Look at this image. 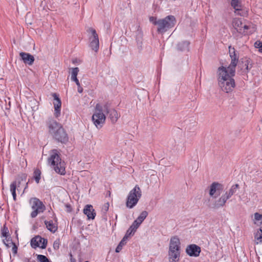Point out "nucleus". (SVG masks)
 I'll return each mask as SVG.
<instances>
[{"mask_svg": "<svg viewBox=\"0 0 262 262\" xmlns=\"http://www.w3.org/2000/svg\"><path fill=\"white\" fill-rule=\"evenodd\" d=\"M234 76L231 75L226 67L222 66L217 69V80L219 86L225 93L233 91L235 86Z\"/></svg>", "mask_w": 262, "mask_h": 262, "instance_id": "obj_1", "label": "nucleus"}, {"mask_svg": "<svg viewBox=\"0 0 262 262\" xmlns=\"http://www.w3.org/2000/svg\"><path fill=\"white\" fill-rule=\"evenodd\" d=\"M49 132L57 141L66 144L69 140V137L62 125L55 120L51 119L47 123Z\"/></svg>", "mask_w": 262, "mask_h": 262, "instance_id": "obj_2", "label": "nucleus"}, {"mask_svg": "<svg viewBox=\"0 0 262 262\" xmlns=\"http://www.w3.org/2000/svg\"><path fill=\"white\" fill-rule=\"evenodd\" d=\"M149 21L154 25L157 26V32L163 34L168 30L174 27L176 23L175 17L172 15H168L164 18L157 19L156 17L150 16Z\"/></svg>", "mask_w": 262, "mask_h": 262, "instance_id": "obj_3", "label": "nucleus"}, {"mask_svg": "<svg viewBox=\"0 0 262 262\" xmlns=\"http://www.w3.org/2000/svg\"><path fill=\"white\" fill-rule=\"evenodd\" d=\"M48 160L49 164L57 173L62 176L66 174V164L64 161L60 158L58 150L56 149L51 150Z\"/></svg>", "mask_w": 262, "mask_h": 262, "instance_id": "obj_4", "label": "nucleus"}, {"mask_svg": "<svg viewBox=\"0 0 262 262\" xmlns=\"http://www.w3.org/2000/svg\"><path fill=\"white\" fill-rule=\"evenodd\" d=\"M169 258L172 261H178L180 255V242L179 239L176 237L171 238L169 244L168 252Z\"/></svg>", "mask_w": 262, "mask_h": 262, "instance_id": "obj_5", "label": "nucleus"}, {"mask_svg": "<svg viewBox=\"0 0 262 262\" xmlns=\"http://www.w3.org/2000/svg\"><path fill=\"white\" fill-rule=\"evenodd\" d=\"M239 188V185L237 184L233 185L228 191L223 194L221 197L216 200L214 204V208H219L225 206L227 201L230 199Z\"/></svg>", "mask_w": 262, "mask_h": 262, "instance_id": "obj_6", "label": "nucleus"}, {"mask_svg": "<svg viewBox=\"0 0 262 262\" xmlns=\"http://www.w3.org/2000/svg\"><path fill=\"white\" fill-rule=\"evenodd\" d=\"M141 195L142 192L140 187L138 185H136L129 191L127 196L126 202V207L129 209L134 208L138 203Z\"/></svg>", "mask_w": 262, "mask_h": 262, "instance_id": "obj_7", "label": "nucleus"}, {"mask_svg": "<svg viewBox=\"0 0 262 262\" xmlns=\"http://www.w3.org/2000/svg\"><path fill=\"white\" fill-rule=\"evenodd\" d=\"M103 112L104 106L99 103L97 104L95 112L92 116V120L97 128L99 127V126L101 127L105 122L106 117Z\"/></svg>", "mask_w": 262, "mask_h": 262, "instance_id": "obj_8", "label": "nucleus"}, {"mask_svg": "<svg viewBox=\"0 0 262 262\" xmlns=\"http://www.w3.org/2000/svg\"><path fill=\"white\" fill-rule=\"evenodd\" d=\"M228 49L231 62L226 69L231 75L235 76V68L239 61V54L235 48L231 46H229Z\"/></svg>", "mask_w": 262, "mask_h": 262, "instance_id": "obj_9", "label": "nucleus"}, {"mask_svg": "<svg viewBox=\"0 0 262 262\" xmlns=\"http://www.w3.org/2000/svg\"><path fill=\"white\" fill-rule=\"evenodd\" d=\"M30 204L31 208L33 210L31 213L32 218L35 217L39 213L43 212L46 209V207L42 202L36 198L31 199Z\"/></svg>", "mask_w": 262, "mask_h": 262, "instance_id": "obj_10", "label": "nucleus"}, {"mask_svg": "<svg viewBox=\"0 0 262 262\" xmlns=\"http://www.w3.org/2000/svg\"><path fill=\"white\" fill-rule=\"evenodd\" d=\"M89 31L92 33V35L89 37L90 47L95 52H97L99 48V41L98 35L95 29L90 28Z\"/></svg>", "mask_w": 262, "mask_h": 262, "instance_id": "obj_11", "label": "nucleus"}, {"mask_svg": "<svg viewBox=\"0 0 262 262\" xmlns=\"http://www.w3.org/2000/svg\"><path fill=\"white\" fill-rule=\"evenodd\" d=\"M223 189V185L218 182H213L210 186L209 195L213 198H216L221 194Z\"/></svg>", "mask_w": 262, "mask_h": 262, "instance_id": "obj_12", "label": "nucleus"}, {"mask_svg": "<svg viewBox=\"0 0 262 262\" xmlns=\"http://www.w3.org/2000/svg\"><path fill=\"white\" fill-rule=\"evenodd\" d=\"M47 244V241L39 235H37L32 238L31 240V245L33 248L39 247L41 249H45Z\"/></svg>", "mask_w": 262, "mask_h": 262, "instance_id": "obj_13", "label": "nucleus"}, {"mask_svg": "<svg viewBox=\"0 0 262 262\" xmlns=\"http://www.w3.org/2000/svg\"><path fill=\"white\" fill-rule=\"evenodd\" d=\"M201 248L195 244L188 246L186 249V253L190 256L197 257L201 252Z\"/></svg>", "mask_w": 262, "mask_h": 262, "instance_id": "obj_14", "label": "nucleus"}, {"mask_svg": "<svg viewBox=\"0 0 262 262\" xmlns=\"http://www.w3.org/2000/svg\"><path fill=\"white\" fill-rule=\"evenodd\" d=\"M52 96L54 100L53 104L55 109V116L57 118L60 115L61 102L59 98V96L56 93H52Z\"/></svg>", "mask_w": 262, "mask_h": 262, "instance_id": "obj_15", "label": "nucleus"}, {"mask_svg": "<svg viewBox=\"0 0 262 262\" xmlns=\"http://www.w3.org/2000/svg\"><path fill=\"white\" fill-rule=\"evenodd\" d=\"M103 106L104 112H106L108 114V118L113 123H115L119 117L117 112L114 109L108 108V107L106 104L104 105Z\"/></svg>", "mask_w": 262, "mask_h": 262, "instance_id": "obj_16", "label": "nucleus"}, {"mask_svg": "<svg viewBox=\"0 0 262 262\" xmlns=\"http://www.w3.org/2000/svg\"><path fill=\"white\" fill-rule=\"evenodd\" d=\"M19 55L26 64H28L29 66L33 64L34 61V57L33 55L26 52H20L19 53Z\"/></svg>", "mask_w": 262, "mask_h": 262, "instance_id": "obj_17", "label": "nucleus"}, {"mask_svg": "<svg viewBox=\"0 0 262 262\" xmlns=\"http://www.w3.org/2000/svg\"><path fill=\"white\" fill-rule=\"evenodd\" d=\"M83 213L86 215L89 219H94L96 213L91 205H87L83 209Z\"/></svg>", "mask_w": 262, "mask_h": 262, "instance_id": "obj_18", "label": "nucleus"}, {"mask_svg": "<svg viewBox=\"0 0 262 262\" xmlns=\"http://www.w3.org/2000/svg\"><path fill=\"white\" fill-rule=\"evenodd\" d=\"M135 34L136 36V40L138 45H140L142 43V38H143V32L141 30L140 26L137 25L135 26Z\"/></svg>", "mask_w": 262, "mask_h": 262, "instance_id": "obj_19", "label": "nucleus"}, {"mask_svg": "<svg viewBox=\"0 0 262 262\" xmlns=\"http://www.w3.org/2000/svg\"><path fill=\"white\" fill-rule=\"evenodd\" d=\"M45 224L47 228L51 232L55 233L58 229L57 224L56 222L54 223L52 220L49 221H45Z\"/></svg>", "mask_w": 262, "mask_h": 262, "instance_id": "obj_20", "label": "nucleus"}, {"mask_svg": "<svg viewBox=\"0 0 262 262\" xmlns=\"http://www.w3.org/2000/svg\"><path fill=\"white\" fill-rule=\"evenodd\" d=\"M241 2V1H231V5L235 9V12L241 15V11H242L243 6Z\"/></svg>", "mask_w": 262, "mask_h": 262, "instance_id": "obj_21", "label": "nucleus"}, {"mask_svg": "<svg viewBox=\"0 0 262 262\" xmlns=\"http://www.w3.org/2000/svg\"><path fill=\"white\" fill-rule=\"evenodd\" d=\"M190 42L188 41H182L177 45V49L180 51H189Z\"/></svg>", "mask_w": 262, "mask_h": 262, "instance_id": "obj_22", "label": "nucleus"}, {"mask_svg": "<svg viewBox=\"0 0 262 262\" xmlns=\"http://www.w3.org/2000/svg\"><path fill=\"white\" fill-rule=\"evenodd\" d=\"M71 80L74 81L77 85H79L80 82L77 78V76L79 71V68L77 67L73 68L71 69Z\"/></svg>", "mask_w": 262, "mask_h": 262, "instance_id": "obj_23", "label": "nucleus"}, {"mask_svg": "<svg viewBox=\"0 0 262 262\" xmlns=\"http://www.w3.org/2000/svg\"><path fill=\"white\" fill-rule=\"evenodd\" d=\"M20 184V181H19L18 182V184H17V181H14L12 182L10 185V191L12 193L13 199L14 201L16 200V188L17 186L19 187Z\"/></svg>", "mask_w": 262, "mask_h": 262, "instance_id": "obj_24", "label": "nucleus"}, {"mask_svg": "<svg viewBox=\"0 0 262 262\" xmlns=\"http://www.w3.org/2000/svg\"><path fill=\"white\" fill-rule=\"evenodd\" d=\"M233 26L239 33L242 32L243 23L239 19H235L233 21Z\"/></svg>", "mask_w": 262, "mask_h": 262, "instance_id": "obj_25", "label": "nucleus"}, {"mask_svg": "<svg viewBox=\"0 0 262 262\" xmlns=\"http://www.w3.org/2000/svg\"><path fill=\"white\" fill-rule=\"evenodd\" d=\"M255 242L256 244L262 243V231L261 230H257L254 233Z\"/></svg>", "mask_w": 262, "mask_h": 262, "instance_id": "obj_26", "label": "nucleus"}, {"mask_svg": "<svg viewBox=\"0 0 262 262\" xmlns=\"http://www.w3.org/2000/svg\"><path fill=\"white\" fill-rule=\"evenodd\" d=\"M127 239L126 237H123L122 240L120 241L118 245L116 248L115 251L117 253H119L122 249L123 246H124L127 242Z\"/></svg>", "mask_w": 262, "mask_h": 262, "instance_id": "obj_27", "label": "nucleus"}, {"mask_svg": "<svg viewBox=\"0 0 262 262\" xmlns=\"http://www.w3.org/2000/svg\"><path fill=\"white\" fill-rule=\"evenodd\" d=\"M148 212L146 211H142L139 216L138 217V218L136 219L138 220V221L140 222V223H142L144 220L146 219V217L148 215Z\"/></svg>", "mask_w": 262, "mask_h": 262, "instance_id": "obj_28", "label": "nucleus"}, {"mask_svg": "<svg viewBox=\"0 0 262 262\" xmlns=\"http://www.w3.org/2000/svg\"><path fill=\"white\" fill-rule=\"evenodd\" d=\"M10 236L8 227L4 225L1 230V237L8 238Z\"/></svg>", "mask_w": 262, "mask_h": 262, "instance_id": "obj_29", "label": "nucleus"}, {"mask_svg": "<svg viewBox=\"0 0 262 262\" xmlns=\"http://www.w3.org/2000/svg\"><path fill=\"white\" fill-rule=\"evenodd\" d=\"M41 171L38 169H36L34 171V178L37 183H39L40 180Z\"/></svg>", "mask_w": 262, "mask_h": 262, "instance_id": "obj_30", "label": "nucleus"}, {"mask_svg": "<svg viewBox=\"0 0 262 262\" xmlns=\"http://www.w3.org/2000/svg\"><path fill=\"white\" fill-rule=\"evenodd\" d=\"M30 105L32 110L35 111L38 109V102L36 100L33 99L30 101Z\"/></svg>", "mask_w": 262, "mask_h": 262, "instance_id": "obj_31", "label": "nucleus"}, {"mask_svg": "<svg viewBox=\"0 0 262 262\" xmlns=\"http://www.w3.org/2000/svg\"><path fill=\"white\" fill-rule=\"evenodd\" d=\"M136 231V230H135L133 227H132L131 226L129 227V228L128 229V230H127L126 232V234L125 235H124V237H126V239H128V238L131 236V235H133L134 234V233H135V232Z\"/></svg>", "mask_w": 262, "mask_h": 262, "instance_id": "obj_32", "label": "nucleus"}, {"mask_svg": "<svg viewBox=\"0 0 262 262\" xmlns=\"http://www.w3.org/2000/svg\"><path fill=\"white\" fill-rule=\"evenodd\" d=\"M37 260L39 262H50V260L46 256L39 254L37 256Z\"/></svg>", "mask_w": 262, "mask_h": 262, "instance_id": "obj_33", "label": "nucleus"}, {"mask_svg": "<svg viewBox=\"0 0 262 262\" xmlns=\"http://www.w3.org/2000/svg\"><path fill=\"white\" fill-rule=\"evenodd\" d=\"M3 243L7 248L10 247L11 245L13 244V242H12V240L10 239V236L8 238L5 237V239H3Z\"/></svg>", "mask_w": 262, "mask_h": 262, "instance_id": "obj_34", "label": "nucleus"}, {"mask_svg": "<svg viewBox=\"0 0 262 262\" xmlns=\"http://www.w3.org/2000/svg\"><path fill=\"white\" fill-rule=\"evenodd\" d=\"M254 219L256 221L262 224V214L256 212L254 214Z\"/></svg>", "mask_w": 262, "mask_h": 262, "instance_id": "obj_35", "label": "nucleus"}, {"mask_svg": "<svg viewBox=\"0 0 262 262\" xmlns=\"http://www.w3.org/2000/svg\"><path fill=\"white\" fill-rule=\"evenodd\" d=\"M141 224V223H140V222L138 221V220H135L133 223H132V224L131 225V226L132 227H133V228L135 230H137V229L138 228V227L140 226V225Z\"/></svg>", "mask_w": 262, "mask_h": 262, "instance_id": "obj_36", "label": "nucleus"}, {"mask_svg": "<svg viewBox=\"0 0 262 262\" xmlns=\"http://www.w3.org/2000/svg\"><path fill=\"white\" fill-rule=\"evenodd\" d=\"M254 46L255 48L259 49V51L262 53V42L261 41H256L254 43Z\"/></svg>", "mask_w": 262, "mask_h": 262, "instance_id": "obj_37", "label": "nucleus"}, {"mask_svg": "<svg viewBox=\"0 0 262 262\" xmlns=\"http://www.w3.org/2000/svg\"><path fill=\"white\" fill-rule=\"evenodd\" d=\"M244 64V67L245 69H244V72H248L249 71V64L250 63V60L249 59H246L245 61H243Z\"/></svg>", "mask_w": 262, "mask_h": 262, "instance_id": "obj_38", "label": "nucleus"}, {"mask_svg": "<svg viewBox=\"0 0 262 262\" xmlns=\"http://www.w3.org/2000/svg\"><path fill=\"white\" fill-rule=\"evenodd\" d=\"M11 245H13L12 251L14 254H16L17 252V247L15 243H13Z\"/></svg>", "mask_w": 262, "mask_h": 262, "instance_id": "obj_39", "label": "nucleus"}, {"mask_svg": "<svg viewBox=\"0 0 262 262\" xmlns=\"http://www.w3.org/2000/svg\"><path fill=\"white\" fill-rule=\"evenodd\" d=\"M109 206L110 205L108 203H105L102 207V210L105 212L107 211V210H108Z\"/></svg>", "mask_w": 262, "mask_h": 262, "instance_id": "obj_40", "label": "nucleus"}, {"mask_svg": "<svg viewBox=\"0 0 262 262\" xmlns=\"http://www.w3.org/2000/svg\"><path fill=\"white\" fill-rule=\"evenodd\" d=\"M26 178L27 175L26 174H23L19 179H20L21 181H26Z\"/></svg>", "mask_w": 262, "mask_h": 262, "instance_id": "obj_41", "label": "nucleus"}, {"mask_svg": "<svg viewBox=\"0 0 262 262\" xmlns=\"http://www.w3.org/2000/svg\"><path fill=\"white\" fill-rule=\"evenodd\" d=\"M78 86V92L79 93H81L83 91V89L80 86V84L79 83V85H77Z\"/></svg>", "mask_w": 262, "mask_h": 262, "instance_id": "obj_42", "label": "nucleus"}, {"mask_svg": "<svg viewBox=\"0 0 262 262\" xmlns=\"http://www.w3.org/2000/svg\"><path fill=\"white\" fill-rule=\"evenodd\" d=\"M53 247L55 249L56 248H59V246L58 245V243H57L56 242H55L54 243V244H53Z\"/></svg>", "mask_w": 262, "mask_h": 262, "instance_id": "obj_43", "label": "nucleus"}, {"mask_svg": "<svg viewBox=\"0 0 262 262\" xmlns=\"http://www.w3.org/2000/svg\"><path fill=\"white\" fill-rule=\"evenodd\" d=\"M243 28H244V30H247L249 29V27L245 25L243 26Z\"/></svg>", "mask_w": 262, "mask_h": 262, "instance_id": "obj_44", "label": "nucleus"}, {"mask_svg": "<svg viewBox=\"0 0 262 262\" xmlns=\"http://www.w3.org/2000/svg\"><path fill=\"white\" fill-rule=\"evenodd\" d=\"M67 208H68V211H71V206L70 205H67Z\"/></svg>", "mask_w": 262, "mask_h": 262, "instance_id": "obj_45", "label": "nucleus"}, {"mask_svg": "<svg viewBox=\"0 0 262 262\" xmlns=\"http://www.w3.org/2000/svg\"><path fill=\"white\" fill-rule=\"evenodd\" d=\"M39 4L40 5V7H42V5H43V1H41V2H39Z\"/></svg>", "mask_w": 262, "mask_h": 262, "instance_id": "obj_46", "label": "nucleus"}, {"mask_svg": "<svg viewBox=\"0 0 262 262\" xmlns=\"http://www.w3.org/2000/svg\"><path fill=\"white\" fill-rule=\"evenodd\" d=\"M258 230H261V231H262V227H260Z\"/></svg>", "mask_w": 262, "mask_h": 262, "instance_id": "obj_47", "label": "nucleus"}, {"mask_svg": "<svg viewBox=\"0 0 262 262\" xmlns=\"http://www.w3.org/2000/svg\"><path fill=\"white\" fill-rule=\"evenodd\" d=\"M42 10H45V6H43V7H42Z\"/></svg>", "mask_w": 262, "mask_h": 262, "instance_id": "obj_48", "label": "nucleus"}, {"mask_svg": "<svg viewBox=\"0 0 262 262\" xmlns=\"http://www.w3.org/2000/svg\"><path fill=\"white\" fill-rule=\"evenodd\" d=\"M84 262H89V261H84Z\"/></svg>", "mask_w": 262, "mask_h": 262, "instance_id": "obj_49", "label": "nucleus"}, {"mask_svg": "<svg viewBox=\"0 0 262 262\" xmlns=\"http://www.w3.org/2000/svg\"><path fill=\"white\" fill-rule=\"evenodd\" d=\"M34 262H35V261H34Z\"/></svg>", "mask_w": 262, "mask_h": 262, "instance_id": "obj_50", "label": "nucleus"}]
</instances>
